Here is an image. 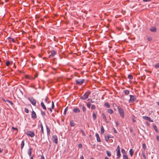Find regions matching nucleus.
<instances>
[{"instance_id": "obj_1", "label": "nucleus", "mask_w": 159, "mask_h": 159, "mask_svg": "<svg viewBox=\"0 0 159 159\" xmlns=\"http://www.w3.org/2000/svg\"><path fill=\"white\" fill-rule=\"evenodd\" d=\"M117 108L120 116L122 118H124V111L120 106H118L117 107Z\"/></svg>"}, {"instance_id": "obj_37", "label": "nucleus", "mask_w": 159, "mask_h": 159, "mask_svg": "<svg viewBox=\"0 0 159 159\" xmlns=\"http://www.w3.org/2000/svg\"><path fill=\"white\" fill-rule=\"evenodd\" d=\"M155 67L156 69L159 68V63H157L155 65Z\"/></svg>"}, {"instance_id": "obj_50", "label": "nucleus", "mask_w": 159, "mask_h": 159, "mask_svg": "<svg viewBox=\"0 0 159 159\" xmlns=\"http://www.w3.org/2000/svg\"><path fill=\"white\" fill-rule=\"evenodd\" d=\"M113 130L114 132L115 133H117V131L116 130V129L114 128H113Z\"/></svg>"}, {"instance_id": "obj_44", "label": "nucleus", "mask_w": 159, "mask_h": 159, "mask_svg": "<svg viewBox=\"0 0 159 159\" xmlns=\"http://www.w3.org/2000/svg\"><path fill=\"white\" fill-rule=\"evenodd\" d=\"M25 111L26 113H28L29 112V110L27 108H25Z\"/></svg>"}, {"instance_id": "obj_5", "label": "nucleus", "mask_w": 159, "mask_h": 159, "mask_svg": "<svg viewBox=\"0 0 159 159\" xmlns=\"http://www.w3.org/2000/svg\"><path fill=\"white\" fill-rule=\"evenodd\" d=\"M40 127H41V133L40 134V135L41 137V139L42 140V139L44 138V129L43 128V125L42 123L40 125Z\"/></svg>"}, {"instance_id": "obj_51", "label": "nucleus", "mask_w": 159, "mask_h": 159, "mask_svg": "<svg viewBox=\"0 0 159 159\" xmlns=\"http://www.w3.org/2000/svg\"><path fill=\"white\" fill-rule=\"evenodd\" d=\"M78 146H79V148H82V145L80 143L79 144Z\"/></svg>"}, {"instance_id": "obj_45", "label": "nucleus", "mask_w": 159, "mask_h": 159, "mask_svg": "<svg viewBox=\"0 0 159 159\" xmlns=\"http://www.w3.org/2000/svg\"><path fill=\"white\" fill-rule=\"evenodd\" d=\"M82 110L84 112H85L86 111V107H85L83 106L82 107Z\"/></svg>"}, {"instance_id": "obj_22", "label": "nucleus", "mask_w": 159, "mask_h": 159, "mask_svg": "<svg viewBox=\"0 0 159 159\" xmlns=\"http://www.w3.org/2000/svg\"><path fill=\"white\" fill-rule=\"evenodd\" d=\"M151 31L152 32H156V29L155 27H152L150 29Z\"/></svg>"}, {"instance_id": "obj_59", "label": "nucleus", "mask_w": 159, "mask_h": 159, "mask_svg": "<svg viewBox=\"0 0 159 159\" xmlns=\"http://www.w3.org/2000/svg\"><path fill=\"white\" fill-rule=\"evenodd\" d=\"M45 101L46 102H48V97H46V98H45Z\"/></svg>"}, {"instance_id": "obj_14", "label": "nucleus", "mask_w": 159, "mask_h": 159, "mask_svg": "<svg viewBox=\"0 0 159 159\" xmlns=\"http://www.w3.org/2000/svg\"><path fill=\"white\" fill-rule=\"evenodd\" d=\"M46 128L47 135L48 136L50 135V130L48 127L47 125H46Z\"/></svg>"}, {"instance_id": "obj_64", "label": "nucleus", "mask_w": 159, "mask_h": 159, "mask_svg": "<svg viewBox=\"0 0 159 159\" xmlns=\"http://www.w3.org/2000/svg\"><path fill=\"white\" fill-rule=\"evenodd\" d=\"M157 103L159 106V102H157Z\"/></svg>"}, {"instance_id": "obj_48", "label": "nucleus", "mask_w": 159, "mask_h": 159, "mask_svg": "<svg viewBox=\"0 0 159 159\" xmlns=\"http://www.w3.org/2000/svg\"><path fill=\"white\" fill-rule=\"evenodd\" d=\"M12 129L14 130H16L17 131H18V129L17 128H15L13 127H12Z\"/></svg>"}, {"instance_id": "obj_8", "label": "nucleus", "mask_w": 159, "mask_h": 159, "mask_svg": "<svg viewBox=\"0 0 159 159\" xmlns=\"http://www.w3.org/2000/svg\"><path fill=\"white\" fill-rule=\"evenodd\" d=\"M52 140L53 142H54L55 143L57 144L58 143V138L57 135H53L52 136Z\"/></svg>"}, {"instance_id": "obj_2", "label": "nucleus", "mask_w": 159, "mask_h": 159, "mask_svg": "<svg viewBox=\"0 0 159 159\" xmlns=\"http://www.w3.org/2000/svg\"><path fill=\"white\" fill-rule=\"evenodd\" d=\"M90 93L91 92H86L83 96L80 97V99L84 100L88 98L90 94Z\"/></svg>"}, {"instance_id": "obj_30", "label": "nucleus", "mask_w": 159, "mask_h": 159, "mask_svg": "<svg viewBox=\"0 0 159 159\" xmlns=\"http://www.w3.org/2000/svg\"><path fill=\"white\" fill-rule=\"evenodd\" d=\"M7 39H8V40H10V41H12V42H13L14 43L15 42V39H14L12 38H11L10 37H8L7 38Z\"/></svg>"}, {"instance_id": "obj_26", "label": "nucleus", "mask_w": 159, "mask_h": 159, "mask_svg": "<svg viewBox=\"0 0 159 159\" xmlns=\"http://www.w3.org/2000/svg\"><path fill=\"white\" fill-rule=\"evenodd\" d=\"M108 112L111 114H112L113 113V111L111 109H108L107 110Z\"/></svg>"}, {"instance_id": "obj_34", "label": "nucleus", "mask_w": 159, "mask_h": 159, "mask_svg": "<svg viewBox=\"0 0 159 159\" xmlns=\"http://www.w3.org/2000/svg\"><path fill=\"white\" fill-rule=\"evenodd\" d=\"M110 139L109 135H107V137L105 136V139L106 141L108 142V141L109 139Z\"/></svg>"}, {"instance_id": "obj_36", "label": "nucleus", "mask_w": 159, "mask_h": 159, "mask_svg": "<svg viewBox=\"0 0 159 159\" xmlns=\"http://www.w3.org/2000/svg\"><path fill=\"white\" fill-rule=\"evenodd\" d=\"M123 159H128V158L127 155H123Z\"/></svg>"}, {"instance_id": "obj_33", "label": "nucleus", "mask_w": 159, "mask_h": 159, "mask_svg": "<svg viewBox=\"0 0 159 159\" xmlns=\"http://www.w3.org/2000/svg\"><path fill=\"white\" fill-rule=\"evenodd\" d=\"M128 78L129 80H132L133 79V77L131 74H129L128 75Z\"/></svg>"}, {"instance_id": "obj_32", "label": "nucleus", "mask_w": 159, "mask_h": 159, "mask_svg": "<svg viewBox=\"0 0 159 159\" xmlns=\"http://www.w3.org/2000/svg\"><path fill=\"white\" fill-rule=\"evenodd\" d=\"M143 148L144 151L147 148V147L145 143H143Z\"/></svg>"}, {"instance_id": "obj_9", "label": "nucleus", "mask_w": 159, "mask_h": 159, "mask_svg": "<svg viewBox=\"0 0 159 159\" xmlns=\"http://www.w3.org/2000/svg\"><path fill=\"white\" fill-rule=\"evenodd\" d=\"M130 99L129 101L130 102H133L136 100V98L135 96L132 95H130Z\"/></svg>"}, {"instance_id": "obj_6", "label": "nucleus", "mask_w": 159, "mask_h": 159, "mask_svg": "<svg viewBox=\"0 0 159 159\" xmlns=\"http://www.w3.org/2000/svg\"><path fill=\"white\" fill-rule=\"evenodd\" d=\"M116 151L117 152L116 156H117V158H119L120 157L121 154L120 152V148L119 145L118 146L117 148L116 149Z\"/></svg>"}, {"instance_id": "obj_31", "label": "nucleus", "mask_w": 159, "mask_h": 159, "mask_svg": "<svg viewBox=\"0 0 159 159\" xmlns=\"http://www.w3.org/2000/svg\"><path fill=\"white\" fill-rule=\"evenodd\" d=\"M121 152L122 153V154H123V155H127L124 149H121Z\"/></svg>"}, {"instance_id": "obj_27", "label": "nucleus", "mask_w": 159, "mask_h": 159, "mask_svg": "<svg viewBox=\"0 0 159 159\" xmlns=\"http://www.w3.org/2000/svg\"><path fill=\"white\" fill-rule=\"evenodd\" d=\"M70 124L71 126H74L75 124L74 121L73 120H71L70 121Z\"/></svg>"}, {"instance_id": "obj_58", "label": "nucleus", "mask_w": 159, "mask_h": 159, "mask_svg": "<svg viewBox=\"0 0 159 159\" xmlns=\"http://www.w3.org/2000/svg\"><path fill=\"white\" fill-rule=\"evenodd\" d=\"M41 159H45V158L43 156H41Z\"/></svg>"}, {"instance_id": "obj_57", "label": "nucleus", "mask_w": 159, "mask_h": 159, "mask_svg": "<svg viewBox=\"0 0 159 159\" xmlns=\"http://www.w3.org/2000/svg\"><path fill=\"white\" fill-rule=\"evenodd\" d=\"M38 76V75L37 74H35V75H34V78L35 79L36 78H37V76Z\"/></svg>"}, {"instance_id": "obj_35", "label": "nucleus", "mask_w": 159, "mask_h": 159, "mask_svg": "<svg viewBox=\"0 0 159 159\" xmlns=\"http://www.w3.org/2000/svg\"><path fill=\"white\" fill-rule=\"evenodd\" d=\"M104 106L107 108H109L110 107L108 103H105L104 104Z\"/></svg>"}, {"instance_id": "obj_63", "label": "nucleus", "mask_w": 159, "mask_h": 159, "mask_svg": "<svg viewBox=\"0 0 159 159\" xmlns=\"http://www.w3.org/2000/svg\"><path fill=\"white\" fill-rule=\"evenodd\" d=\"M143 157H144V158L145 159H146V157H145V156L144 154V153L143 154Z\"/></svg>"}, {"instance_id": "obj_29", "label": "nucleus", "mask_w": 159, "mask_h": 159, "mask_svg": "<svg viewBox=\"0 0 159 159\" xmlns=\"http://www.w3.org/2000/svg\"><path fill=\"white\" fill-rule=\"evenodd\" d=\"M93 120H95L97 116H96V113L94 112L93 113Z\"/></svg>"}, {"instance_id": "obj_10", "label": "nucleus", "mask_w": 159, "mask_h": 159, "mask_svg": "<svg viewBox=\"0 0 159 159\" xmlns=\"http://www.w3.org/2000/svg\"><path fill=\"white\" fill-rule=\"evenodd\" d=\"M143 118L144 119L146 120H148L150 122H153V120H152L150 117H148L147 116H143Z\"/></svg>"}, {"instance_id": "obj_4", "label": "nucleus", "mask_w": 159, "mask_h": 159, "mask_svg": "<svg viewBox=\"0 0 159 159\" xmlns=\"http://www.w3.org/2000/svg\"><path fill=\"white\" fill-rule=\"evenodd\" d=\"M84 79L77 80H75L76 84L77 85H81L84 82Z\"/></svg>"}, {"instance_id": "obj_13", "label": "nucleus", "mask_w": 159, "mask_h": 159, "mask_svg": "<svg viewBox=\"0 0 159 159\" xmlns=\"http://www.w3.org/2000/svg\"><path fill=\"white\" fill-rule=\"evenodd\" d=\"M95 136L96 137L97 140V142H101V141L100 139L99 134L98 133H97L95 134Z\"/></svg>"}, {"instance_id": "obj_19", "label": "nucleus", "mask_w": 159, "mask_h": 159, "mask_svg": "<svg viewBox=\"0 0 159 159\" xmlns=\"http://www.w3.org/2000/svg\"><path fill=\"white\" fill-rule=\"evenodd\" d=\"M41 105L42 107L43 108V109L46 110V108L45 107V105H44V103L43 102H41Z\"/></svg>"}, {"instance_id": "obj_24", "label": "nucleus", "mask_w": 159, "mask_h": 159, "mask_svg": "<svg viewBox=\"0 0 159 159\" xmlns=\"http://www.w3.org/2000/svg\"><path fill=\"white\" fill-rule=\"evenodd\" d=\"M4 101L5 102H7L8 103L11 104V105H12L13 104V102L11 101L8 99H7L6 100H4Z\"/></svg>"}, {"instance_id": "obj_20", "label": "nucleus", "mask_w": 159, "mask_h": 159, "mask_svg": "<svg viewBox=\"0 0 159 159\" xmlns=\"http://www.w3.org/2000/svg\"><path fill=\"white\" fill-rule=\"evenodd\" d=\"M105 130L103 126H102L101 127V134H103Z\"/></svg>"}, {"instance_id": "obj_28", "label": "nucleus", "mask_w": 159, "mask_h": 159, "mask_svg": "<svg viewBox=\"0 0 159 159\" xmlns=\"http://www.w3.org/2000/svg\"><path fill=\"white\" fill-rule=\"evenodd\" d=\"M153 127L155 131L157 133L158 132V129L155 125H154L153 126Z\"/></svg>"}, {"instance_id": "obj_3", "label": "nucleus", "mask_w": 159, "mask_h": 159, "mask_svg": "<svg viewBox=\"0 0 159 159\" xmlns=\"http://www.w3.org/2000/svg\"><path fill=\"white\" fill-rule=\"evenodd\" d=\"M25 134L27 136L31 138L34 137L35 135L34 132L31 131H28L25 132Z\"/></svg>"}, {"instance_id": "obj_7", "label": "nucleus", "mask_w": 159, "mask_h": 159, "mask_svg": "<svg viewBox=\"0 0 159 159\" xmlns=\"http://www.w3.org/2000/svg\"><path fill=\"white\" fill-rule=\"evenodd\" d=\"M28 99L30 101L31 104L34 106L36 105V101L32 97H29Z\"/></svg>"}, {"instance_id": "obj_62", "label": "nucleus", "mask_w": 159, "mask_h": 159, "mask_svg": "<svg viewBox=\"0 0 159 159\" xmlns=\"http://www.w3.org/2000/svg\"><path fill=\"white\" fill-rule=\"evenodd\" d=\"M80 159H84V157L83 156H82L80 157Z\"/></svg>"}, {"instance_id": "obj_56", "label": "nucleus", "mask_w": 159, "mask_h": 159, "mask_svg": "<svg viewBox=\"0 0 159 159\" xmlns=\"http://www.w3.org/2000/svg\"><path fill=\"white\" fill-rule=\"evenodd\" d=\"M116 126H117L119 124V122L117 121H116Z\"/></svg>"}, {"instance_id": "obj_15", "label": "nucleus", "mask_w": 159, "mask_h": 159, "mask_svg": "<svg viewBox=\"0 0 159 159\" xmlns=\"http://www.w3.org/2000/svg\"><path fill=\"white\" fill-rule=\"evenodd\" d=\"M32 149L31 148H30L29 149L28 154L30 156H31L32 153Z\"/></svg>"}, {"instance_id": "obj_25", "label": "nucleus", "mask_w": 159, "mask_h": 159, "mask_svg": "<svg viewBox=\"0 0 159 159\" xmlns=\"http://www.w3.org/2000/svg\"><path fill=\"white\" fill-rule=\"evenodd\" d=\"M108 157H111V152L108 150H107L106 151Z\"/></svg>"}, {"instance_id": "obj_18", "label": "nucleus", "mask_w": 159, "mask_h": 159, "mask_svg": "<svg viewBox=\"0 0 159 159\" xmlns=\"http://www.w3.org/2000/svg\"><path fill=\"white\" fill-rule=\"evenodd\" d=\"M129 152L131 157H132L134 153V151L132 149H130V150H129Z\"/></svg>"}, {"instance_id": "obj_60", "label": "nucleus", "mask_w": 159, "mask_h": 159, "mask_svg": "<svg viewBox=\"0 0 159 159\" xmlns=\"http://www.w3.org/2000/svg\"><path fill=\"white\" fill-rule=\"evenodd\" d=\"M49 110V111H50V112H52V109L51 108H48V109Z\"/></svg>"}, {"instance_id": "obj_11", "label": "nucleus", "mask_w": 159, "mask_h": 159, "mask_svg": "<svg viewBox=\"0 0 159 159\" xmlns=\"http://www.w3.org/2000/svg\"><path fill=\"white\" fill-rule=\"evenodd\" d=\"M56 54V52L54 50H52L51 52V54L49 56V57L50 58H52Z\"/></svg>"}, {"instance_id": "obj_39", "label": "nucleus", "mask_w": 159, "mask_h": 159, "mask_svg": "<svg viewBox=\"0 0 159 159\" xmlns=\"http://www.w3.org/2000/svg\"><path fill=\"white\" fill-rule=\"evenodd\" d=\"M41 114L43 116H45L46 115L45 112L42 111H41Z\"/></svg>"}, {"instance_id": "obj_53", "label": "nucleus", "mask_w": 159, "mask_h": 159, "mask_svg": "<svg viewBox=\"0 0 159 159\" xmlns=\"http://www.w3.org/2000/svg\"><path fill=\"white\" fill-rule=\"evenodd\" d=\"M90 101V102L91 103H93L94 102L93 101L92 99H88Z\"/></svg>"}, {"instance_id": "obj_21", "label": "nucleus", "mask_w": 159, "mask_h": 159, "mask_svg": "<svg viewBox=\"0 0 159 159\" xmlns=\"http://www.w3.org/2000/svg\"><path fill=\"white\" fill-rule=\"evenodd\" d=\"M25 145V142L23 140L21 142V150H22L23 148Z\"/></svg>"}, {"instance_id": "obj_47", "label": "nucleus", "mask_w": 159, "mask_h": 159, "mask_svg": "<svg viewBox=\"0 0 159 159\" xmlns=\"http://www.w3.org/2000/svg\"><path fill=\"white\" fill-rule=\"evenodd\" d=\"M129 131L130 132L132 133L133 132V129L131 127H130L129 129Z\"/></svg>"}, {"instance_id": "obj_38", "label": "nucleus", "mask_w": 159, "mask_h": 159, "mask_svg": "<svg viewBox=\"0 0 159 159\" xmlns=\"http://www.w3.org/2000/svg\"><path fill=\"white\" fill-rule=\"evenodd\" d=\"M6 65L7 66H8L10 64V61H7L6 62Z\"/></svg>"}, {"instance_id": "obj_16", "label": "nucleus", "mask_w": 159, "mask_h": 159, "mask_svg": "<svg viewBox=\"0 0 159 159\" xmlns=\"http://www.w3.org/2000/svg\"><path fill=\"white\" fill-rule=\"evenodd\" d=\"M73 111L75 113H78L80 112V109L78 108H75L73 110Z\"/></svg>"}, {"instance_id": "obj_61", "label": "nucleus", "mask_w": 159, "mask_h": 159, "mask_svg": "<svg viewBox=\"0 0 159 159\" xmlns=\"http://www.w3.org/2000/svg\"><path fill=\"white\" fill-rule=\"evenodd\" d=\"M30 78L31 79H30V80H34L35 79V78H33V77H30Z\"/></svg>"}, {"instance_id": "obj_41", "label": "nucleus", "mask_w": 159, "mask_h": 159, "mask_svg": "<svg viewBox=\"0 0 159 159\" xmlns=\"http://www.w3.org/2000/svg\"><path fill=\"white\" fill-rule=\"evenodd\" d=\"M81 131L82 132V134L84 136H86V135H85V133L84 132L82 129H81Z\"/></svg>"}, {"instance_id": "obj_52", "label": "nucleus", "mask_w": 159, "mask_h": 159, "mask_svg": "<svg viewBox=\"0 0 159 159\" xmlns=\"http://www.w3.org/2000/svg\"><path fill=\"white\" fill-rule=\"evenodd\" d=\"M148 41H151L152 40V38L151 37L148 38Z\"/></svg>"}, {"instance_id": "obj_43", "label": "nucleus", "mask_w": 159, "mask_h": 159, "mask_svg": "<svg viewBox=\"0 0 159 159\" xmlns=\"http://www.w3.org/2000/svg\"><path fill=\"white\" fill-rule=\"evenodd\" d=\"M25 78L26 79H31L30 78V76L29 75H25Z\"/></svg>"}, {"instance_id": "obj_55", "label": "nucleus", "mask_w": 159, "mask_h": 159, "mask_svg": "<svg viewBox=\"0 0 159 159\" xmlns=\"http://www.w3.org/2000/svg\"><path fill=\"white\" fill-rule=\"evenodd\" d=\"M151 0H143V1L145 2H148L150 1Z\"/></svg>"}, {"instance_id": "obj_42", "label": "nucleus", "mask_w": 159, "mask_h": 159, "mask_svg": "<svg viewBox=\"0 0 159 159\" xmlns=\"http://www.w3.org/2000/svg\"><path fill=\"white\" fill-rule=\"evenodd\" d=\"M91 108L92 109H95L96 108V106L94 105H93L91 106Z\"/></svg>"}, {"instance_id": "obj_17", "label": "nucleus", "mask_w": 159, "mask_h": 159, "mask_svg": "<svg viewBox=\"0 0 159 159\" xmlns=\"http://www.w3.org/2000/svg\"><path fill=\"white\" fill-rule=\"evenodd\" d=\"M123 93H124L125 95H128L129 93V92L128 90H124L123 91Z\"/></svg>"}, {"instance_id": "obj_23", "label": "nucleus", "mask_w": 159, "mask_h": 159, "mask_svg": "<svg viewBox=\"0 0 159 159\" xmlns=\"http://www.w3.org/2000/svg\"><path fill=\"white\" fill-rule=\"evenodd\" d=\"M102 118L104 121L107 120V118L104 113L102 114Z\"/></svg>"}, {"instance_id": "obj_46", "label": "nucleus", "mask_w": 159, "mask_h": 159, "mask_svg": "<svg viewBox=\"0 0 159 159\" xmlns=\"http://www.w3.org/2000/svg\"><path fill=\"white\" fill-rule=\"evenodd\" d=\"M52 109H54V102H53V101L52 102Z\"/></svg>"}, {"instance_id": "obj_49", "label": "nucleus", "mask_w": 159, "mask_h": 159, "mask_svg": "<svg viewBox=\"0 0 159 159\" xmlns=\"http://www.w3.org/2000/svg\"><path fill=\"white\" fill-rule=\"evenodd\" d=\"M67 111V108H66L64 111V114L65 115H66V111Z\"/></svg>"}, {"instance_id": "obj_40", "label": "nucleus", "mask_w": 159, "mask_h": 159, "mask_svg": "<svg viewBox=\"0 0 159 159\" xmlns=\"http://www.w3.org/2000/svg\"><path fill=\"white\" fill-rule=\"evenodd\" d=\"M91 105V104L90 102H88L87 104V107L89 108H90Z\"/></svg>"}, {"instance_id": "obj_54", "label": "nucleus", "mask_w": 159, "mask_h": 159, "mask_svg": "<svg viewBox=\"0 0 159 159\" xmlns=\"http://www.w3.org/2000/svg\"><path fill=\"white\" fill-rule=\"evenodd\" d=\"M157 139L158 141H159V136L158 135L157 136Z\"/></svg>"}, {"instance_id": "obj_12", "label": "nucleus", "mask_w": 159, "mask_h": 159, "mask_svg": "<svg viewBox=\"0 0 159 159\" xmlns=\"http://www.w3.org/2000/svg\"><path fill=\"white\" fill-rule=\"evenodd\" d=\"M37 117V116L35 112L33 111L31 113V118L33 119H34Z\"/></svg>"}]
</instances>
